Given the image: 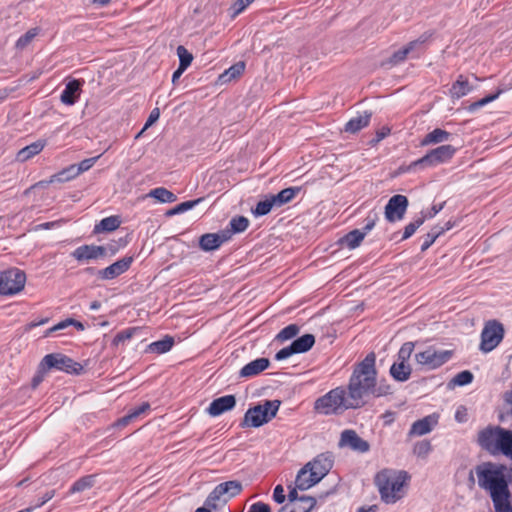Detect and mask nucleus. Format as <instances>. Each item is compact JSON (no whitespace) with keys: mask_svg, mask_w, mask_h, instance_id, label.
<instances>
[{"mask_svg":"<svg viewBox=\"0 0 512 512\" xmlns=\"http://www.w3.org/2000/svg\"><path fill=\"white\" fill-rule=\"evenodd\" d=\"M507 466L492 462L477 466L478 485L489 492L495 512H512L509 485L512 478L507 473Z\"/></svg>","mask_w":512,"mask_h":512,"instance_id":"nucleus-1","label":"nucleus"},{"mask_svg":"<svg viewBox=\"0 0 512 512\" xmlns=\"http://www.w3.org/2000/svg\"><path fill=\"white\" fill-rule=\"evenodd\" d=\"M376 355L370 352L366 357L354 366L344 391L352 410L364 407L371 397V390L374 387V375H377L375 367Z\"/></svg>","mask_w":512,"mask_h":512,"instance_id":"nucleus-2","label":"nucleus"},{"mask_svg":"<svg viewBox=\"0 0 512 512\" xmlns=\"http://www.w3.org/2000/svg\"><path fill=\"white\" fill-rule=\"evenodd\" d=\"M410 480L404 470L383 469L374 478L381 500L386 504H394L403 497V487Z\"/></svg>","mask_w":512,"mask_h":512,"instance_id":"nucleus-3","label":"nucleus"},{"mask_svg":"<svg viewBox=\"0 0 512 512\" xmlns=\"http://www.w3.org/2000/svg\"><path fill=\"white\" fill-rule=\"evenodd\" d=\"M314 410L322 415H337L346 410H352L349 408L344 386L331 389L323 396L317 398L314 402Z\"/></svg>","mask_w":512,"mask_h":512,"instance_id":"nucleus-4","label":"nucleus"},{"mask_svg":"<svg viewBox=\"0 0 512 512\" xmlns=\"http://www.w3.org/2000/svg\"><path fill=\"white\" fill-rule=\"evenodd\" d=\"M281 405L279 400H265L263 404L250 407L240 423L241 428H258L272 420Z\"/></svg>","mask_w":512,"mask_h":512,"instance_id":"nucleus-5","label":"nucleus"},{"mask_svg":"<svg viewBox=\"0 0 512 512\" xmlns=\"http://www.w3.org/2000/svg\"><path fill=\"white\" fill-rule=\"evenodd\" d=\"M456 151L457 149L450 144L441 145L435 149L430 150L420 159L413 161L410 164L409 169H425L428 167H435L439 164L447 163L453 158Z\"/></svg>","mask_w":512,"mask_h":512,"instance_id":"nucleus-6","label":"nucleus"},{"mask_svg":"<svg viewBox=\"0 0 512 512\" xmlns=\"http://www.w3.org/2000/svg\"><path fill=\"white\" fill-rule=\"evenodd\" d=\"M503 337V325L497 320L488 321L481 332L480 350L484 353L491 352L499 345Z\"/></svg>","mask_w":512,"mask_h":512,"instance_id":"nucleus-7","label":"nucleus"},{"mask_svg":"<svg viewBox=\"0 0 512 512\" xmlns=\"http://www.w3.org/2000/svg\"><path fill=\"white\" fill-rule=\"evenodd\" d=\"M453 355L451 350H436L430 346L422 352L415 354L416 362L428 370H434L448 362Z\"/></svg>","mask_w":512,"mask_h":512,"instance_id":"nucleus-8","label":"nucleus"},{"mask_svg":"<svg viewBox=\"0 0 512 512\" xmlns=\"http://www.w3.org/2000/svg\"><path fill=\"white\" fill-rule=\"evenodd\" d=\"M25 274L18 269H10L0 274V295H13L25 285Z\"/></svg>","mask_w":512,"mask_h":512,"instance_id":"nucleus-9","label":"nucleus"},{"mask_svg":"<svg viewBox=\"0 0 512 512\" xmlns=\"http://www.w3.org/2000/svg\"><path fill=\"white\" fill-rule=\"evenodd\" d=\"M64 370V356L60 353L46 355L39 364L37 374L32 379V386L37 387L46 375Z\"/></svg>","mask_w":512,"mask_h":512,"instance_id":"nucleus-10","label":"nucleus"},{"mask_svg":"<svg viewBox=\"0 0 512 512\" xmlns=\"http://www.w3.org/2000/svg\"><path fill=\"white\" fill-rule=\"evenodd\" d=\"M315 344V336L313 334H304L296 338L292 343L280 349L274 356L277 361L285 360L294 354H301L308 352Z\"/></svg>","mask_w":512,"mask_h":512,"instance_id":"nucleus-11","label":"nucleus"},{"mask_svg":"<svg viewBox=\"0 0 512 512\" xmlns=\"http://www.w3.org/2000/svg\"><path fill=\"white\" fill-rule=\"evenodd\" d=\"M334 464V456L331 452H325L317 455L312 461L305 466L311 472V476L316 481H321L332 469Z\"/></svg>","mask_w":512,"mask_h":512,"instance_id":"nucleus-12","label":"nucleus"},{"mask_svg":"<svg viewBox=\"0 0 512 512\" xmlns=\"http://www.w3.org/2000/svg\"><path fill=\"white\" fill-rule=\"evenodd\" d=\"M409 205L408 198L401 194L392 196L385 206V218L388 222L402 220Z\"/></svg>","mask_w":512,"mask_h":512,"instance_id":"nucleus-13","label":"nucleus"},{"mask_svg":"<svg viewBox=\"0 0 512 512\" xmlns=\"http://www.w3.org/2000/svg\"><path fill=\"white\" fill-rule=\"evenodd\" d=\"M338 446L340 448L348 447L358 453H366L370 450L369 442L361 438L353 429L341 432Z\"/></svg>","mask_w":512,"mask_h":512,"instance_id":"nucleus-14","label":"nucleus"},{"mask_svg":"<svg viewBox=\"0 0 512 512\" xmlns=\"http://www.w3.org/2000/svg\"><path fill=\"white\" fill-rule=\"evenodd\" d=\"M134 261L133 256H125L108 267L99 270L98 279L112 280L125 273Z\"/></svg>","mask_w":512,"mask_h":512,"instance_id":"nucleus-15","label":"nucleus"},{"mask_svg":"<svg viewBox=\"0 0 512 512\" xmlns=\"http://www.w3.org/2000/svg\"><path fill=\"white\" fill-rule=\"evenodd\" d=\"M107 255V248L105 246L97 245H82L76 248L71 256L79 262L94 260Z\"/></svg>","mask_w":512,"mask_h":512,"instance_id":"nucleus-16","label":"nucleus"},{"mask_svg":"<svg viewBox=\"0 0 512 512\" xmlns=\"http://www.w3.org/2000/svg\"><path fill=\"white\" fill-rule=\"evenodd\" d=\"M498 427L499 426L488 425L478 432L477 444L490 454H495V446L498 440Z\"/></svg>","mask_w":512,"mask_h":512,"instance_id":"nucleus-17","label":"nucleus"},{"mask_svg":"<svg viewBox=\"0 0 512 512\" xmlns=\"http://www.w3.org/2000/svg\"><path fill=\"white\" fill-rule=\"evenodd\" d=\"M229 241L228 232L220 230L217 233H206L199 238V247L206 252L217 250L223 243Z\"/></svg>","mask_w":512,"mask_h":512,"instance_id":"nucleus-18","label":"nucleus"},{"mask_svg":"<svg viewBox=\"0 0 512 512\" xmlns=\"http://www.w3.org/2000/svg\"><path fill=\"white\" fill-rule=\"evenodd\" d=\"M235 406L236 397L234 395H224L214 399L207 408V412L209 415L216 417L232 410Z\"/></svg>","mask_w":512,"mask_h":512,"instance_id":"nucleus-19","label":"nucleus"},{"mask_svg":"<svg viewBox=\"0 0 512 512\" xmlns=\"http://www.w3.org/2000/svg\"><path fill=\"white\" fill-rule=\"evenodd\" d=\"M439 415L436 413L430 414L415 421L409 431L410 435L422 436L432 431L438 424Z\"/></svg>","mask_w":512,"mask_h":512,"instance_id":"nucleus-20","label":"nucleus"},{"mask_svg":"<svg viewBox=\"0 0 512 512\" xmlns=\"http://www.w3.org/2000/svg\"><path fill=\"white\" fill-rule=\"evenodd\" d=\"M84 84V79L66 77V105H74L78 101Z\"/></svg>","mask_w":512,"mask_h":512,"instance_id":"nucleus-21","label":"nucleus"},{"mask_svg":"<svg viewBox=\"0 0 512 512\" xmlns=\"http://www.w3.org/2000/svg\"><path fill=\"white\" fill-rule=\"evenodd\" d=\"M270 366V360L262 357L257 358L242 367L239 376L242 378H250L260 374Z\"/></svg>","mask_w":512,"mask_h":512,"instance_id":"nucleus-22","label":"nucleus"},{"mask_svg":"<svg viewBox=\"0 0 512 512\" xmlns=\"http://www.w3.org/2000/svg\"><path fill=\"white\" fill-rule=\"evenodd\" d=\"M498 440L495 446V454L501 452L507 457H512V430L498 427Z\"/></svg>","mask_w":512,"mask_h":512,"instance_id":"nucleus-23","label":"nucleus"},{"mask_svg":"<svg viewBox=\"0 0 512 512\" xmlns=\"http://www.w3.org/2000/svg\"><path fill=\"white\" fill-rule=\"evenodd\" d=\"M228 501L229 497H226L222 488L218 484L207 496L203 507H207L210 510H217L226 505Z\"/></svg>","mask_w":512,"mask_h":512,"instance_id":"nucleus-24","label":"nucleus"},{"mask_svg":"<svg viewBox=\"0 0 512 512\" xmlns=\"http://www.w3.org/2000/svg\"><path fill=\"white\" fill-rule=\"evenodd\" d=\"M426 38L420 37L417 40L409 42L406 46L395 51L389 58L388 63L391 65H397L406 60L407 56L420 44H423Z\"/></svg>","mask_w":512,"mask_h":512,"instance_id":"nucleus-25","label":"nucleus"},{"mask_svg":"<svg viewBox=\"0 0 512 512\" xmlns=\"http://www.w3.org/2000/svg\"><path fill=\"white\" fill-rule=\"evenodd\" d=\"M372 117V112L364 111L363 114H360L356 117L351 118L344 127V131L347 133L355 134L359 132L361 129L367 127L370 123Z\"/></svg>","mask_w":512,"mask_h":512,"instance_id":"nucleus-26","label":"nucleus"},{"mask_svg":"<svg viewBox=\"0 0 512 512\" xmlns=\"http://www.w3.org/2000/svg\"><path fill=\"white\" fill-rule=\"evenodd\" d=\"M472 89L468 80L463 75H459L450 88V94L452 98L460 99L470 93Z\"/></svg>","mask_w":512,"mask_h":512,"instance_id":"nucleus-27","label":"nucleus"},{"mask_svg":"<svg viewBox=\"0 0 512 512\" xmlns=\"http://www.w3.org/2000/svg\"><path fill=\"white\" fill-rule=\"evenodd\" d=\"M412 373V368L408 363L397 361L390 367V375L398 382L407 381Z\"/></svg>","mask_w":512,"mask_h":512,"instance_id":"nucleus-28","label":"nucleus"},{"mask_svg":"<svg viewBox=\"0 0 512 512\" xmlns=\"http://www.w3.org/2000/svg\"><path fill=\"white\" fill-rule=\"evenodd\" d=\"M301 191V187H288L281 190L275 195H271L275 202V207L279 208L289 202H291L297 194Z\"/></svg>","mask_w":512,"mask_h":512,"instance_id":"nucleus-29","label":"nucleus"},{"mask_svg":"<svg viewBox=\"0 0 512 512\" xmlns=\"http://www.w3.org/2000/svg\"><path fill=\"white\" fill-rule=\"evenodd\" d=\"M318 482L319 481H316L315 477L311 476V472L306 468V466L299 470L295 480L296 487L302 491L309 489Z\"/></svg>","mask_w":512,"mask_h":512,"instance_id":"nucleus-30","label":"nucleus"},{"mask_svg":"<svg viewBox=\"0 0 512 512\" xmlns=\"http://www.w3.org/2000/svg\"><path fill=\"white\" fill-rule=\"evenodd\" d=\"M44 146H45L44 142L41 140H38V141L22 148L21 150H19L17 153L16 159L19 162H25V161L29 160L30 158H32L33 156L39 154L43 150Z\"/></svg>","mask_w":512,"mask_h":512,"instance_id":"nucleus-31","label":"nucleus"},{"mask_svg":"<svg viewBox=\"0 0 512 512\" xmlns=\"http://www.w3.org/2000/svg\"><path fill=\"white\" fill-rule=\"evenodd\" d=\"M249 226V220L248 218L244 216H234L230 222L229 225L223 229V232H228L229 240L233 236V234L242 233L244 232Z\"/></svg>","mask_w":512,"mask_h":512,"instance_id":"nucleus-32","label":"nucleus"},{"mask_svg":"<svg viewBox=\"0 0 512 512\" xmlns=\"http://www.w3.org/2000/svg\"><path fill=\"white\" fill-rule=\"evenodd\" d=\"M365 236V232H362L359 229H354L344 235L339 242L341 245L346 246L349 249H355L361 244Z\"/></svg>","mask_w":512,"mask_h":512,"instance_id":"nucleus-33","label":"nucleus"},{"mask_svg":"<svg viewBox=\"0 0 512 512\" xmlns=\"http://www.w3.org/2000/svg\"><path fill=\"white\" fill-rule=\"evenodd\" d=\"M121 224L118 216H109L103 218L99 223L94 226L93 233L99 234L103 232H112L116 230Z\"/></svg>","mask_w":512,"mask_h":512,"instance_id":"nucleus-34","label":"nucleus"},{"mask_svg":"<svg viewBox=\"0 0 512 512\" xmlns=\"http://www.w3.org/2000/svg\"><path fill=\"white\" fill-rule=\"evenodd\" d=\"M451 134L447 132L446 130L436 128L426 134V136L421 141V145H429V144H437L446 142L450 139Z\"/></svg>","mask_w":512,"mask_h":512,"instance_id":"nucleus-35","label":"nucleus"},{"mask_svg":"<svg viewBox=\"0 0 512 512\" xmlns=\"http://www.w3.org/2000/svg\"><path fill=\"white\" fill-rule=\"evenodd\" d=\"M245 62L239 61L235 64H233L231 67L226 69L220 76L219 81L221 83H227L230 82L233 79L238 78L240 75L243 74L245 70Z\"/></svg>","mask_w":512,"mask_h":512,"instance_id":"nucleus-36","label":"nucleus"},{"mask_svg":"<svg viewBox=\"0 0 512 512\" xmlns=\"http://www.w3.org/2000/svg\"><path fill=\"white\" fill-rule=\"evenodd\" d=\"M174 345V338L166 335L161 340L152 342L148 345V351L151 353L163 354L168 352Z\"/></svg>","mask_w":512,"mask_h":512,"instance_id":"nucleus-37","label":"nucleus"},{"mask_svg":"<svg viewBox=\"0 0 512 512\" xmlns=\"http://www.w3.org/2000/svg\"><path fill=\"white\" fill-rule=\"evenodd\" d=\"M148 196L156 199L161 203H172L177 200V196L164 187L152 189Z\"/></svg>","mask_w":512,"mask_h":512,"instance_id":"nucleus-38","label":"nucleus"},{"mask_svg":"<svg viewBox=\"0 0 512 512\" xmlns=\"http://www.w3.org/2000/svg\"><path fill=\"white\" fill-rule=\"evenodd\" d=\"M95 483L94 475H86L78 479L74 482V484L70 487L69 493L74 494L78 492H83L87 489H90Z\"/></svg>","mask_w":512,"mask_h":512,"instance_id":"nucleus-39","label":"nucleus"},{"mask_svg":"<svg viewBox=\"0 0 512 512\" xmlns=\"http://www.w3.org/2000/svg\"><path fill=\"white\" fill-rule=\"evenodd\" d=\"M89 361L86 360L83 363L76 362L73 359L66 357V374L80 376L87 373V366Z\"/></svg>","mask_w":512,"mask_h":512,"instance_id":"nucleus-40","label":"nucleus"},{"mask_svg":"<svg viewBox=\"0 0 512 512\" xmlns=\"http://www.w3.org/2000/svg\"><path fill=\"white\" fill-rule=\"evenodd\" d=\"M275 207V202L271 195L266 199L259 201L255 208L252 209V213L256 217L265 216L270 213L272 208Z\"/></svg>","mask_w":512,"mask_h":512,"instance_id":"nucleus-41","label":"nucleus"},{"mask_svg":"<svg viewBox=\"0 0 512 512\" xmlns=\"http://www.w3.org/2000/svg\"><path fill=\"white\" fill-rule=\"evenodd\" d=\"M299 331L300 327L297 324H289L279 331L275 340L281 343L291 340L298 335Z\"/></svg>","mask_w":512,"mask_h":512,"instance_id":"nucleus-42","label":"nucleus"},{"mask_svg":"<svg viewBox=\"0 0 512 512\" xmlns=\"http://www.w3.org/2000/svg\"><path fill=\"white\" fill-rule=\"evenodd\" d=\"M138 331V328L132 327L118 332L113 338L111 345L113 347L124 345L126 341L130 340Z\"/></svg>","mask_w":512,"mask_h":512,"instance_id":"nucleus-43","label":"nucleus"},{"mask_svg":"<svg viewBox=\"0 0 512 512\" xmlns=\"http://www.w3.org/2000/svg\"><path fill=\"white\" fill-rule=\"evenodd\" d=\"M229 500L242 491V484L237 480L226 481L219 484Z\"/></svg>","mask_w":512,"mask_h":512,"instance_id":"nucleus-44","label":"nucleus"},{"mask_svg":"<svg viewBox=\"0 0 512 512\" xmlns=\"http://www.w3.org/2000/svg\"><path fill=\"white\" fill-rule=\"evenodd\" d=\"M202 200H203V198H198V199L182 202V203L176 205L175 207H173L172 209L168 210L166 215L172 216V215L184 213L190 209H193Z\"/></svg>","mask_w":512,"mask_h":512,"instance_id":"nucleus-45","label":"nucleus"},{"mask_svg":"<svg viewBox=\"0 0 512 512\" xmlns=\"http://www.w3.org/2000/svg\"><path fill=\"white\" fill-rule=\"evenodd\" d=\"M177 55L179 58V67L186 70L193 60V55L182 45L177 47Z\"/></svg>","mask_w":512,"mask_h":512,"instance_id":"nucleus-46","label":"nucleus"},{"mask_svg":"<svg viewBox=\"0 0 512 512\" xmlns=\"http://www.w3.org/2000/svg\"><path fill=\"white\" fill-rule=\"evenodd\" d=\"M391 394V386L385 383H377V375H374V387L371 390V397L379 398Z\"/></svg>","mask_w":512,"mask_h":512,"instance_id":"nucleus-47","label":"nucleus"},{"mask_svg":"<svg viewBox=\"0 0 512 512\" xmlns=\"http://www.w3.org/2000/svg\"><path fill=\"white\" fill-rule=\"evenodd\" d=\"M414 347H415V345L413 342H405L400 347V349L397 353V361H400L402 363H407L413 353Z\"/></svg>","mask_w":512,"mask_h":512,"instance_id":"nucleus-48","label":"nucleus"},{"mask_svg":"<svg viewBox=\"0 0 512 512\" xmlns=\"http://www.w3.org/2000/svg\"><path fill=\"white\" fill-rule=\"evenodd\" d=\"M474 379V375L469 370H464L455 375L452 383L457 386H465L470 384Z\"/></svg>","mask_w":512,"mask_h":512,"instance_id":"nucleus-49","label":"nucleus"},{"mask_svg":"<svg viewBox=\"0 0 512 512\" xmlns=\"http://www.w3.org/2000/svg\"><path fill=\"white\" fill-rule=\"evenodd\" d=\"M423 223H424V218L418 217V218L414 219L412 222H410L409 224H407L404 228V232H403V236H402L401 240H406V239L410 238Z\"/></svg>","mask_w":512,"mask_h":512,"instance_id":"nucleus-50","label":"nucleus"},{"mask_svg":"<svg viewBox=\"0 0 512 512\" xmlns=\"http://www.w3.org/2000/svg\"><path fill=\"white\" fill-rule=\"evenodd\" d=\"M378 220H379L378 213L374 210L370 211L364 220L365 225L363 226L361 231L365 232V235H367L375 227L376 222Z\"/></svg>","mask_w":512,"mask_h":512,"instance_id":"nucleus-51","label":"nucleus"},{"mask_svg":"<svg viewBox=\"0 0 512 512\" xmlns=\"http://www.w3.org/2000/svg\"><path fill=\"white\" fill-rule=\"evenodd\" d=\"M431 443L428 440H422L417 442L414 446L413 452L418 457H426L428 453L431 451Z\"/></svg>","mask_w":512,"mask_h":512,"instance_id":"nucleus-52","label":"nucleus"},{"mask_svg":"<svg viewBox=\"0 0 512 512\" xmlns=\"http://www.w3.org/2000/svg\"><path fill=\"white\" fill-rule=\"evenodd\" d=\"M254 0H236L230 7L231 18L237 17Z\"/></svg>","mask_w":512,"mask_h":512,"instance_id":"nucleus-53","label":"nucleus"},{"mask_svg":"<svg viewBox=\"0 0 512 512\" xmlns=\"http://www.w3.org/2000/svg\"><path fill=\"white\" fill-rule=\"evenodd\" d=\"M37 35V29H31L21 36L16 43L18 48H25Z\"/></svg>","mask_w":512,"mask_h":512,"instance_id":"nucleus-54","label":"nucleus"},{"mask_svg":"<svg viewBox=\"0 0 512 512\" xmlns=\"http://www.w3.org/2000/svg\"><path fill=\"white\" fill-rule=\"evenodd\" d=\"M444 205H445V202L432 205V207L427 212H424V211L421 212L420 218H424V221H425L426 219H431V218L435 217L444 208Z\"/></svg>","mask_w":512,"mask_h":512,"instance_id":"nucleus-55","label":"nucleus"},{"mask_svg":"<svg viewBox=\"0 0 512 512\" xmlns=\"http://www.w3.org/2000/svg\"><path fill=\"white\" fill-rule=\"evenodd\" d=\"M149 410H150L149 402H143L138 407L130 409L129 414L132 416V419L135 420L138 417H140L141 415L145 414Z\"/></svg>","mask_w":512,"mask_h":512,"instance_id":"nucleus-56","label":"nucleus"},{"mask_svg":"<svg viewBox=\"0 0 512 512\" xmlns=\"http://www.w3.org/2000/svg\"><path fill=\"white\" fill-rule=\"evenodd\" d=\"M247 512H271V508L268 504L258 501L253 503Z\"/></svg>","mask_w":512,"mask_h":512,"instance_id":"nucleus-57","label":"nucleus"},{"mask_svg":"<svg viewBox=\"0 0 512 512\" xmlns=\"http://www.w3.org/2000/svg\"><path fill=\"white\" fill-rule=\"evenodd\" d=\"M437 239V235H433L432 233H427L426 235L423 236V242L421 244V251L424 252L426 251L428 248H430L433 243L436 241Z\"/></svg>","mask_w":512,"mask_h":512,"instance_id":"nucleus-58","label":"nucleus"},{"mask_svg":"<svg viewBox=\"0 0 512 512\" xmlns=\"http://www.w3.org/2000/svg\"><path fill=\"white\" fill-rule=\"evenodd\" d=\"M98 159H99V156L87 158V159L82 160L77 165H78L79 169L81 170V172L83 173L85 171H88L91 167H93V165L96 163V161Z\"/></svg>","mask_w":512,"mask_h":512,"instance_id":"nucleus-59","label":"nucleus"},{"mask_svg":"<svg viewBox=\"0 0 512 512\" xmlns=\"http://www.w3.org/2000/svg\"><path fill=\"white\" fill-rule=\"evenodd\" d=\"M286 499V496L284 494V488L282 485H277L275 488H274V491H273V500L278 503V504H282Z\"/></svg>","mask_w":512,"mask_h":512,"instance_id":"nucleus-60","label":"nucleus"},{"mask_svg":"<svg viewBox=\"0 0 512 512\" xmlns=\"http://www.w3.org/2000/svg\"><path fill=\"white\" fill-rule=\"evenodd\" d=\"M77 164H72L66 167V181L72 180L81 174Z\"/></svg>","mask_w":512,"mask_h":512,"instance_id":"nucleus-61","label":"nucleus"},{"mask_svg":"<svg viewBox=\"0 0 512 512\" xmlns=\"http://www.w3.org/2000/svg\"><path fill=\"white\" fill-rule=\"evenodd\" d=\"M504 92L503 89H498L496 91V93L494 94H490V95H487L486 97L478 100V103L481 107L493 102L494 100H496L502 93Z\"/></svg>","mask_w":512,"mask_h":512,"instance_id":"nucleus-62","label":"nucleus"},{"mask_svg":"<svg viewBox=\"0 0 512 512\" xmlns=\"http://www.w3.org/2000/svg\"><path fill=\"white\" fill-rule=\"evenodd\" d=\"M160 117V110L159 108H154L150 114L148 119L146 120V123L143 127V130L147 129L149 126L153 125Z\"/></svg>","mask_w":512,"mask_h":512,"instance_id":"nucleus-63","label":"nucleus"},{"mask_svg":"<svg viewBox=\"0 0 512 512\" xmlns=\"http://www.w3.org/2000/svg\"><path fill=\"white\" fill-rule=\"evenodd\" d=\"M132 421L134 420L132 419V416L128 412L125 416L119 418L116 422H114L113 427L122 428L127 426Z\"/></svg>","mask_w":512,"mask_h":512,"instance_id":"nucleus-64","label":"nucleus"}]
</instances>
